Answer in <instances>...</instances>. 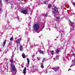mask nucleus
<instances>
[{
  "label": "nucleus",
  "mask_w": 75,
  "mask_h": 75,
  "mask_svg": "<svg viewBox=\"0 0 75 75\" xmlns=\"http://www.w3.org/2000/svg\"><path fill=\"white\" fill-rule=\"evenodd\" d=\"M43 63H42L41 64V68H44V65H43Z\"/></svg>",
  "instance_id": "obj_15"
},
{
  "label": "nucleus",
  "mask_w": 75,
  "mask_h": 75,
  "mask_svg": "<svg viewBox=\"0 0 75 75\" xmlns=\"http://www.w3.org/2000/svg\"><path fill=\"white\" fill-rule=\"evenodd\" d=\"M18 20L19 21H21V18H19V17H18Z\"/></svg>",
  "instance_id": "obj_19"
},
{
  "label": "nucleus",
  "mask_w": 75,
  "mask_h": 75,
  "mask_svg": "<svg viewBox=\"0 0 75 75\" xmlns=\"http://www.w3.org/2000/svg\"><path fill=\"white\" fill-rule=\"evenodd\" d=\"M20 51H23V47H22V46L21 45L20 46Z\"/></svg>",
  "instance_id": "obj_11"
},
{
  "label": "nucleus",
  "mask_w": 75,
  "mask_h": 75,
  "mask_svg": "<svg viewBox=\"0 0 75 75\" xmlns=\"http://www.w3.org/2000/svg\"><path fill=\"white\" fill-rule=\"evenodd\" d=\"M21 67L22 68H23V67H24V66H22Z\"/></svg>",
  "instance_id": "obj_33"
},
{
  "label": "nucleus",
  "mask_w": 75,
  "mask_h": 75,
  "mask_svg": "<svg viewBox=\"0 0 75 75\" xmlns=\"http://www.w3.org/2000/svg\"><path fill=\"white\" fill-rule=\"evenodd\" d=\"M51 54H52V55H53V54H54V51H52L51 52Z\"/></svg>",
  "instance_id": "obj_21"
},
{
  "label": "nucleus",
  "mask_w": 75,
  "mask_h": 75,
  "mask_svg": "<svg viewBox=\"0 0 75 75\" xmlns=\"http://www.w3.org/2000/svg\"><path fill=\"white\" fill-rule=\"evenodd\" d=\"M39 52L40 54H44V52L42 51V50H39Z\"/></svg>",
  "instance_id": "obj_10"
},
{
  "label": "nucleus",
  "mask_w": 75,
  "mask_h": 75,
  "mask_svg": "<svg viewBox=\"0 0 75 75\" xmlns=\"http://www.w3.org/2000/svg\"><path fill=\"white\" fill-rule=\"evenodd\" d=\"M52 5H51V4H50V5H49L48 6V8H50V7H51Z\"/></svg>",
  "instance_id": "obj_18"
},
{
  "label": "nucleus",
  "mask_w": 75,
  "mask_h": 75,
  "mask_svg": "<svg viewBox=\"0 0 75 75\" xmlns=\"http://www.w3.org/2000/svg\"><path fill=\"white\" fill-rule=\"evenodd\" d=\"M55 40H56L55 39Z\"/></svg>",
  "instance_id": "obj_45"
},
{
  "label": "nucleus",
  "mask_w": 75,
  "mask_h": 75,
  "mask_svg": "<svg viewBox=\"0 0 75 75\" xmlns=\"http://www.w3.org/2000/svg\"><path fill=\"white\" fill-rule=\"evenodd\" d=\"M57 11H58V8L57 7L54 8L52 11L53 14L54 15L55 14L57 13Z\"/></svg>",
  "instance_id": "obj_3"
},
{
  "label": "nucleus",
  "mask_w": 75,
  "mask_h": 75,
  "mask_svg": "<svg viewBox=\"0 0 75 75\" xmlns=\"http://www.w3.org/2000/svg\"><path fill=\"white\" fill-rule=\"evenodd\" d=\"M33 27L34 31H38L40 28V25L38 23L36 22L33 25Z\"/></svg>",
  "instance_id": "obj_1"
},
{
  "label": "nucleus",
  "mask_w": 75,
  "mask_h": 75,
  "mask_svg": "<svg viewBox=\"0 0 75 75\" xmlns=\"http://www.w3.org/2000/svg\"><path fill=\"white\" fill-rule=\"evenodd\" d=\"M1 52V50H0V52Z\"/></svg>",
  "instance_id": "obj_37"
},
{
  "label": "nucleus",
  "mask_w": 75,
  "mask_h": 75,
  "mask_svg": "<svg viewBox=\"0 0 75 75\" xmlns=\"http://www.w3.org/2000/svg\"><path fill=\"white\" fill-rule=\"evenodd\" d=\"M18 65H20V64L19 63V64H18Z\"/></svg>",
  "instance_id": "obj_42"
},
{
  "label": "nucleus",
  "mask_w": 75,
  "mask_h": 75,
  "mask_svg": "<svg viewBox=\"0 0 75 75\" xmlns=\"http://www.w3.org/2000/svg\"><path fill=\"white\" fill-rule=\"evenodd\" d=\"M44 4H46V3H47V1H45L44 3H43Z\"/></svg>",
  "instance_id": "obj_28"
},
{
  "label": "nucleus",
  "mask_w": 75,
  "mask_h": 75,
  "mask_svg": "<svg viewBox=\"0 0 75 75\" xmlns=\"http://www.w3.org/2000/svg\"><path fill=\"white\" fill-rule=\"evenodd\" d=\"M2 71V70H1V72H3V71Z\"/></svg>",
  "instance_id": "obj_34"
},
{
  "label": "nucleus",
  "mask_w": 75,
  "mask_h": 75,
  "mask_svg": "<svg viewBox=\"0 0 75 75\" xmlns=\"http://www.w3.org/2000/svg\"><path fill=\"white\" fill-rule=\"evenodd\" d=\"M6 1L7 2L8 1V0H6Z\"/></svg>",
  "instance_id": "obj_36"
},
{
  "label": "nucleus",
  "mask_w": 75,
  "mask_h": 75,
  "mask_svg": "<svg viewBox=\"0 0 75 75\" xmlns=\"http://www.w3.org/2000/svg\"><path fill=\"white\" fill-rule=\"evenodd\" d=\"M6 40H4V43L3 44V46L4 47L5 46V45L6 44Z\"/></svg>",
  "instance_id": "obj_13"
},
{
  "label": "nucleus",
  "mask_w": 75,
  "mask_h": 75,
  "mask_svg": "<svg viewBox=\"0 0 75 75\" xmlns=\"http://www.w3.org/2000/svg\"><path fill=\"white\" fill-rule=\"evenodd\" d=\"M59 50L57 49V50L56 52H57V53H58V52H59Z\"/></svg>",
  "instance_id": "obj_27"
},
{
  "label": "nucleus",
  "mask_w": 75,
  "mask_h": 75,
  "mask_svg": "<svg viewBox=\"0 0 75 75\" xmlns=\"http://www.w3.org/2000/svg\"><path fill=\"white\" fill-rule=\"evenodd\" d=\"M43 16H44V17H47V14H43Z\"/></svg>",
  "instance_id": "obj_17"
},
{
  "label": "nucleus",
  "mask_w": 75,
  "mask_h": 75,
  "mask_svg": "<svg viewBox=\"0 0 75 75\" xmlns=\"http://www.w3.org/2000/svg\"><path fill=\"white\" fill-rule=\"evenodd\" d=\"M28 12V11H27V10H23L22 11V13H23V14H26Z\"/></svg>",
  "instance_id": "obj_7"
},
{
  "label": "nucleus",
  "mask_w": 75,
  "mask_h": 75,
  "mask_svg": "<svg viewBox=\"0 0 75 75\" xmlns=\"http://www.w3.org/2000/svg\"><path fill=\"white\" fill-rule=\"evenodd\" d=\"M1 64H2V63H1Z\"/></svg>",
  "instance_id": "obj_41"
},
{
  "label": "nucleus",
  "mask_w": 75,
  "mask_h": 75,
  "mask_svg": "<svg viewBox=\"0 0 75 75\" xmlns=\"http://www.w3.org/2000/svg\"><path fill=\"white\" fill-rule=\"evenodd\" d=\"M54 61H55V60H56V59H57L56 58H54Z\"/></svg>",
  "instance_id": "obj_32"
},
{
  "label": "nucleus",
  "mask_w": 75,
  "mask_h": 75,
  "mask_svg": "<svg viewBox=\"0 0 75 75\" xmlns=\"http://www.w3.org/2000/svg\"><path fill=\"white\" fill-rule=\"evenodd\" d=\"M69 22L70 23V26H72V22H71V21H69Z\"/></svg>",
  "instance_id": "obj_12"
},
{
  "label": "nucleus",
  "mask_w": 75,
  "mask_h": 75,
  "mask_svg": "<svg viewBox=\"0 0 75 75\" xmlns=\"http://www.w3.org/2000/svg\"><path fill=\"white\" fill-rule=\"evenodd\" d=\"M20 0H18V1H19Z\"/></svg>",
  "instance_id": "obj_44"
},
{
  "label": "nucleus",
  "mask_w": 75,
  "mask_h": 75,
  "mask_svg": "<svg viewBox=\"0 0 75 75\" xmlns=\"http://www.w3.org/2000/svg\"><path fill=\"white\" fill-rule=\"evenodd\" d=\"M68 71H69V69L68 70Z\"/></svg>",
  "instance_id": "obj_39"
},
{
  "label": "nucleus",
  "mask_w": 75,
  "mask_h": 75,
  "mask_svg": "<svg viewBox=\"0 0 75 75\" xmlns=\"http://www.w3.org/2000/svg\"><path fill=\"white\" fill-rule=\"evenodd\" d=\"M21 38H19V39H18V40H16V42L17 44H18V43H19L21 41Z\"/></svg>",
  "instance_id": "obj_6"
},
{
  "label": "nucleus",
  "mask_w": 75,
  "mask_h": 75,
  "mask_svg": "<svg viewBox=\"0 0 75 75\" xmlns=\"http://www.w3.org/2000/svg\"><path fill=\"white\" fill-rule=\"evenodd\" d=\"M73 4L74 6L75 7V2H73Z\"/></svg>",
  "instance_id": "obj_29"
},
{
  "label": "nucleus",
  "mask_w": 75,
  "mask_h": 75,
  "mask_svg": "<svg viewBox=\"0 0 75 75\" xmlns=\"http://www.w3.org/2000/svg\"><path fill=\"white\" fill-rule=\"evenodd\" d=\"M58 55H57L56 56V60H57V59H58Z\"/></svg>",
  "instance_id": "obj_24"
},
{
  "label": "nucleus",
  "mask_w": 75,
  "mask_h": 75,
  "mask_svg": "<svg viewBox=\"0 0 75 75\" xmlns=\"http://www.w3.org/2000/svg\"><path fill=\"white\" fill-rule=\"evenodd\" d=\"M11 62L12 63H13L14 62V60H13V57H14V54L13 53L12 56L11 57Z\"/></svg>",
  "instance_id": "obj_5"
},
{
  "label": "nucleus",
  "mask_w": 75,
  "mask_h": 75,
  "mask_svg": "<svg viewBox=\"0 0 75 75\" xmlns=\"http://www.w3.org/2000/svg\"><path fill=\"white\" fill-rule=\"evenodd\" d=\"M27 63L28 64H29L30 63V60H29V59H28V58H27Z\"/></svg>",
  "instance_id": "obj_16"
},
{
  "label": "nucleus",
  "mask_w": 75,
  "mask_h": 75,
  "mask_svg": "<svg viewBox=\"0 0 75 75\" xmlns=\"http://www.w3.org/2000/svg\"><path fill=\"white\" fill-rule=\"evenodd\" d=\"M41 59L40 58H38V60H40Z\"/></svg>",
  "instance_id": "obj_30"
},
{
  "label": "nucleus",
  "mask_w": 75,
  "mask_h": 75,
  "mask_svg": "<svg viewBox=\"0 0 75 75\" xmlns=\"http://www.w3.org/2000/svg\"><path fill=\"white\" fill-rule=\"evenodd\" d=\"M23 73L24 74V75H25V74H26V67H25L23 69Z\"/></svg>",
  "instance_id": "obj_9"
},
{
  "label": "nucleus",
  "mask_w": 75,
  "mask_h": 75,
  "mask_svg": "<svg viewBox=\"0 0 75 75\" xmlns=\"http://www.w3.org/2000/svg\"><path fill=\"white\" fill-rule=\"evenodd\" d=\"M47 72H48L47 71H46L45 73H46V74H47Z\"/></svg>",
  "instance_id": "obj_35"
},
{
  "label": "nucleus",
  "mask_w": 75,
  "mask_h": 75,
  "mask_svg": "<svg viewBox=\"0 0 75 75\" xmlns=\"http://www.w3.org/2000/svg\"><path fill=\"white\" fill-rule=\"evenodd\" d=\"M56 19H57V20H59V17H56Z\"/></svg>",
  "instance_id": "obj_26"
},
{
  "label": "nucleus",
  "mask_w": 75,
  "mask_h": 75,
  "mask_svg": "<svg viewBox=\"0 0 75 75\" xmlns=\"http://www.w3.org/2000/svg\"><path fill=\"white\" fill-rule=\"evenodd\" d=\"M72 64H73V65H71V67H72L74 66V65H75V60H72Z\"/></svg>",
  "instance_id": "obj_8"
},
{
  "label": "nucleus",
  "mask_w": 75,
  "mask_h": 75,
  "mask_svg": "<svg viewBox=\"0 0 75 75\" xmlns=\"http://www.w3.org/2000/svg\"><path fill=\"white\" fill-rule=\"evenodd\" d=\"M52 69H54L55 72H57L59 69V67H58V68H51Z\"/></svg>",
  "instance_id": "obj_4"
},
{
  "label": "nucleus",
  "mask_w": 75,
  "mask_h": 75,
  "mask_svg": "<svg viewBox=\"0 0 75 75\" xmlns=\"http://www.w3.org/2000/svg\"><path fill=\"white\" fill-rule=\"evenodd\" d=\"M22 55L23 58H25V55L24 54H23Z\"/></svg>",
  "instance_id": "obj_14"
},
{
  "label": "nucleus",
  "mask_w": 75,
  "mask_h": 75,
  "mask_svg": "<svg viewBox=\"0 0 75 75\" xmlns=\"http://www.w3.org/2000/svg\"><path fill=\"white\" fill-rule=\"evenodd\" d=\"M13 38L12 37L10 39V40L11 41H13Z\"/></svg>",
  "instance_id": "obj_23"
},
{
  "label": "nucleus",
  "mask_w": 75,
  "mask_h": 75,
  "mask_svg": "<svg viewBox=\"0 0 75 75\" xmlns=\"http://www.w3.org/2000/svg\"><path fill=\"white\" fill-rule=\"evenodd\" d=\"M50 0H47V1H50Z\"/></svg>",
  "instance_id": "obj_38"
},
{
  "label": "nucleus",
  "mask_w": 75,
  "mask_h": 75,
  "mask_svg": "<svg viewBox=\"0 0 75 75\" xmlns=\"http://www.w3.org/2000/svg\"><path fill=\"white\" fill-rule=\"evenodd\" d=\"M73 55H74V53H73Z\"/></svg>",
  "instance_id": "obj_40"
},
{
  "label": "nucleus",
  "mask_w": 75,
  "mask_h": 75,
  "mask_svg": "<svg viewBox=\"0 0 75 75\" xmlns=\"http://www.w3.org/2000/svg\"><path fill=\"white\" fill-rule=\"evenodd\" d=\"M6 26H3V30H5L6 29Z\"/></svg>",
  "instance_id": "obj_20"
},
{
  "label": "nucleus",
  "mask_w": 75,
  "mask_h": 75,
  "mask_svg": "<svg viewBox=\"0 0 75 75\" xmlns=\"http://www.w3.org/2000/svg\"><path fill=\"white\" fill-rule=\"evenodd\" d=\"M11 72H12L14 75H16V72H17V70H16V68H15V66L13 64H11Z\"/></svg>",
  "instance_id": "obj_2"
},
{
  "label": "nucleus",
  "mask_w": 75,
  "mask_h": 75,
  "mask_svg": "<svg viewBox=\"0 0 75 75\" xmlns=\"http://www.w3.org/2000/svg\"><path fill=\"white\" fill-rule=\"evenodd\" d=\"M2 5V3H1V0H0V5L1 6Z\"/></svg>",
  "instance_id": "obj_22"
},
{
  "label": "nucleus",
  "mask_w": 75,
  "mask_h": 75,
  "mask_svg": "<svg viewBox=\"0 0 75 75\" xmlns=\"http://www.w3.org/2000/svg\"><path fill=\"white\" fill-rule=\"evenodd\" d=\"M45 58H43V61H42V62H44V61H45Z\"/></svg>",
  "instance_id": "obj_25"
},
{
  "label": "nucleus",
  "mask_w": 75,
  "mask_h": 75,
  "mask_svg": "<svg viewBox=\"0 0 75 75\" xmlns=\"http://www.w3.org/2000/svg\"><path fill=\"white\" fill-rule=\"evenodd\" d=\"M1 11V8H0V12Z\"/></svg>",
  "instance_id": "obj_31"
},
{
  "label": "nucleus",
  "mask_w": 75,
  "mask_h": 75,
  "mask_svg": "<svg viewBox=\"0 0 75 75\" xmlns=\"http://www.w3.org/2000/svg\"><path fill=\"white\" fill-rule=\"evenodd\" d=\"M49 30H50V29H49Z\"/></svg>",
  "instance_id": "obj_43"
}]
</instances>
